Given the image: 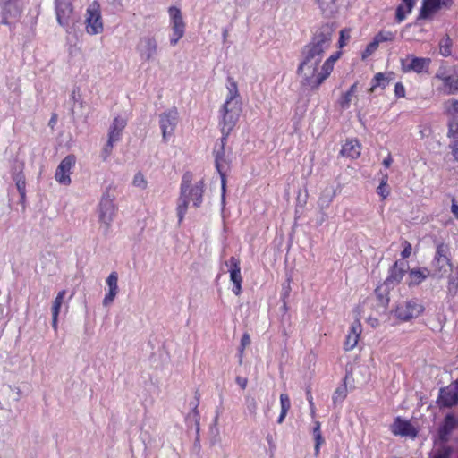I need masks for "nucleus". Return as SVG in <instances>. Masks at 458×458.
Here are the masks:
<instances>
[{
	"label": "nucleus",
	"mask_w": 458,
	"mask_h": 458,
	"mask_svg": "<svg viewBox=\"0 0 458 458\" xmlns=\"http://www.w3.org/2000/svg\"><path fill=\"white\" fill-rule=\"evenodd\" d=\"M392 162H393V159H392L391 156L388 155V157L383 160V165L386 167H389L391 165Z\"/></svg>",
	"instance_id": "56"
},
{
	"label": "nucleus",
	"mask_w": 458,
	"mask_h": 458,
	"mask_svg": "<svg viewBox=\"0 0 458 458\" xmlns=\"http://www.w3.org/2000/svg\"><path fill=\"white\" fill-rule=\"evenodd\" d=\"M85 30L90 36L98 35L104 31L101 8L97 1H93L86 9Z\"/></svg>",
	"instance_id": "7"
},
{
	"label": "nucleus",
	"mask_w": 458,
	"mask_h": 458,
	"mask_svg": "<svg viewBox=\"0 0 458 458\" xmlns=\"http://www.w3.org/2000/svg\"><path fill=\"white\" fill-rule=\"evenodd\" d=\"M106 283L108 287V292L103 299V305L106 307L110 306L117 293H118V275L116 272H112L106 278Z\"/></svg>",
	"instance_id": "21"
},
{
	"label": "nucleus",
	"mask_w": 458,
	"mask_h": 458,
	"mask_svg": "<svg viewBox=\"0 0 458 458\" xmlns=\"http://www.w3.org/2000/svg\"><path fill=\"white\" fill-rule=\"evenodd\" d=\"M132 184L139 189L144 190L147 188L148 182L144 175L139 172L134 175Z\"/></svg>",
	"instance_id": "40"
},
{
	"label": "nucleus",
	"mask_w": 458,
	"mask_h": 458,
	"mask_svg": "<svg viewBox=\"0 0 458 458\" xmlns=\"http://www.w3.org/2000/svg\"><path fill=\"white\" fill-rule=\"evenodd\" d=\"M394 94L397 98H403L405 95V89L402 83L397 82L394 86Z\"/></svg>",
	"instance_id": "49"
},
{
	"label": "nucleus",
	"mask_w": 458,
	"mask_h": 458,
	"mask_svg": "<svg viewBox=\"0 0 458 458\" xmlns=\"http://www.w3.org/2000/svg\"><path fill=\"white\" fill-rule=\"evenodd\" d=\"M361 146L358 140L350 139L345 141L341 149V154L344 157L355 159L360 155Z\"/></svg>",
	"instance_id": "24"
},
{
	"label": "nucleus",
	"mask_w": 458,
	"mask_h": 458,
	"mask_svg": "<svg viewBox=\"0 0 458 458\" xmlns=\"http://www.w3.org/2000/svg\"><path fill=\"white\" fill-rule=\"evenodd\" d=\"M457 277H450L449 278V285H448V291L455 293L458 288V266L456 268Z\"/></svg>",
	"instance_id": "48"
},
{
	"label": "nucleus",
	"mask_w": 458,
	"mask_h": 458,
	"mask_svg": "<svg viewBox=\"0 0 458 458\" xmlns=\"http://www.w3.org/2000/svg\"><path fill=\"white\" fill-rule=\"evenodd\" d=\"M227 137L225 135H223L220 139V141L217 142L214 148V156H215V162H216V167L217 172L219 173L221 176V182H222V199H225V173L229 169L230 165V158L229 155L226 154L225 146L226 144Z\"/></svg>",
	"instance_id": "8"
},
{
	"label": "nucleus",
	"mask_w": 458,
	"mask_h": 458,
	"mask_svg": "<svg viewBox=\"0 0 458 458\" xmlns=\"http://www.w3.org/2000/svg\"><path fill=\"white\" fill-rule=\"evenodd\" d=\"M310 414L312 417L315 416V405L314 406H310Z\"/></svg>",
	"instance_id": "61"
},
{
	"label": "nucleus",
	"mask_w": 458,
	"mask_h": 458,
	"mask_svg": "<svg viewBox=\"0 0 458 458\" xmlns=\"http://www.w3.org/2000/svg\"><path fill=\"white\" fill-rule=\"evenodd\" d=\"M55 10L58 24L68 30L73 16L72 0H55Z\"/></svg>",
	"instance_id": "12"
},
{
	"label": "nucleus",
	"mask_w": 458,
	"mask_h": 458,
	"mask_svg": "<svg viewBox=\"0 0 458 458\" xmlns=\"http://www.w3.org/2000/svg\"><path fill=\"white\" fill-rule=\"evenodd\" d=\"M58 314L52 313V327L55 331H57L58 327Z\"/></svg>",
	"instance_id": "54"
},
{
	"label": "nucleus",
	"mask_w": 458,
	"mask_h": 458,
	"mask_svg": "<svg viewBox=\"0 0 458 458\" xmlns=\"http://www.w3.org/2000/svg\"><path fill=\"white\" fill-rule=\"evenodd\" d=\"M449 454L447 452H443L436 455L434 458H448Z\"/></svg>",
	"instance_id": "59"
},
{
	"label": "nucleus",
	"mask_w": 458,
	"mask_h": 458,
	"mask_svg": "<svg viewBox=\"0 0 458 458\" xmlns=\"http://www.w3.org/2000/svg\"><path fill=\"white\" fill-rule=\"evenodd\" d=\"M267 441H271V437H267Z\"/></svg>",
	"instance_id": "63"
},
{
	"label": "nucleus",
	"mask_w": 458,
	"mask_h": 458,
	"mask_svg": "<svg viewBox=\"0 0 458 458\" xmlns=\"http://www.w3.org/2000/svg\"><path fill=\"white\" fill-rule=\"evenodd\" d=\"M431 276L428 268L411 269L409 274V285H417Z\"/></svg>",
	"instance_id": "28"
},
{
	"label": "nucleus",
	"mask_w": 458,
	"mask_h": 458,
	"mask_svg": "<svg viewBox=\"0 0 458 458\" xmlns=\"http://www.w3.org/2000/svg\"><path fill=\"white\" fill-rule=\"evenodd\" d=\"M178 122V111L171 108L159 116V124L162 131V137L165 141L174 134Z\"/></svg>",
	"instance_id": "13"
},
{
	"label": "nucleus",
	"mask_w": 458,
	"mask_h": 458,
	"mask_svg": "<svg viewBox=\"0 0 458 458\" xmlns=\"http://www.w3.org/2000/svg\"><path fill=\"white\" fill-rule=\"evenodd\" d=\"M347 395V388L345 386H341L337 387L333 394V402L334 403L343 402Z\"/></svg>",
	"instance_id": "38"
},
{
	"label": "nucleus",
	"mask_w": 458,
	"mask_h": 458,
	"mask_svg": "<svg viewBox=\"0 0 458 458\" xmlns=\"http://www.w3.org/2000/svg\"><path fill=\"white\" fill-rule=\"evenodd\" d=\"M280 406H281V412L277 419V422L279 424H282L287 415L288 411L291 408V401L287 394H280Z\"/></svg>",
	"instance_id": "31"
},
{
	"label": "nucleus",
	"mask_w": 458,
	"mask_h": 458,
	"mask_svg": "<svg viewBox=\"0 0 458 458\" xmlns=\"http://www.w3.org/2000/svg\"><path fill=\"white\" fill-rule=\"evenodd\" d=\"M450 45H451V40H450L449 37H445L440 41V53L442 55H444V56L450 55V54H451Z\"/></svg>",
	"instance_id": "42"
},
{
	"label": "nucleus",
	"mask_w": 458,
	"mask_h": 458,
	"mask_svg": "<svg viewBox=\"0 0 458 458\" xmlns=\"http://www.w3.org/2000/svg\"><path fill=\"white\" fill-rule=\"evenodd\" d=\"M423 311V306L417 300H411L400 304L395 314L398 318L407 321L419 317Z\"/></svg>",
	"instance_id": "14"
},
{
	"label": "nucleus",
	"mask_w": 458,
	"mask_h": 458,
	"mask_svg": "<svg viewBox=\"0 0 458 458\" xmlns=\"http://www.w3.org/2000/svg\"><path fill=\"white\" fill-rule=\"evenodd\" d=\"M434 80L437 83V89L445 95L458 94V74L447 71L445 69H439Z\"/></svg>",
	"instance_id": "9"
},
{
	"label": "nucleus",
	"mask_w": 458,
	"mask_h": 458,
	"mask_svg": "<svg viewBox=\"0 0 458 458\" xmlns=\"http://www.w3.org/2000/svg\"><path fill=\"white\" fill-rule=\"evenodd\" d=\"M250 336L248 333H244L242 339L241 344L239 347V352L242 355L244 352V349L250 344Z\"/></svg>",
	"instance_id": "45"
},
{
	"label": "nucleus",
	"mask_w": 458,
	"mask_h": 458,
	"mask_svg": "<svg viewBox=\"0 0 458 458\" xmlns=\"http://www.w3.org/2000/svg\"><path fill=\"white\" fill-rule=\"evenodd\" d=\"M307 400L309 402V404L310 406H314V402H313V397L312 395L310 394V392L307 393Z\"/></svg>",
	"instance_id": "57"
},
{
	"label": "nucleus",
	"mask_w": 458,
	"mask_h": 458,
	"mask_svg": "<svg viewBox=\"0 0 458 458\" xmlns=\"http://www.w3.org/2000/svg\"><path fill=\"white\" fill-rule=\"evenodd\" d=\"M56 121H57V117H56V115L55 114V115H53V116L51 117V119H50V121H49V125H50L51 127H54V126H55V124L56 123Z\"/></svg>",
	"instance_id": "58"
},
{
	"label": "nucleus",
	"mask_w": 458,
	"mask_h": 458,
	"mask_svg": "<svg viewBox=\"0 0 458 458\" xmlns=\"http://www.w3.org/2000/svg\"><path fill=\"white\" fill-rule=\"evenodd\" d=\"M127 124L125 118L117 116L114 119L108 131V140L118 142L121 140L122 132Z\"/></svg>",
	"instance_id": "23"
},
{
	"label": "nucleus",
	"mask_w": 458,
	"mask_h": 458,
	"mask_svg": "<svg viewBox=\"0 0 458 458\" xmlns=\"http://www.w3.org/2000/svg\"><path fill=\"white\" fill-rule=\"evenodd\" d=\"M452 0H423L420 18L428 19L443 7H447Z\"/></svg>",
	"instance_id": "20"
},
{
	"label": "nucleus",
	"mask_w": 458,
	"mask_h": 458,
	"mask_svg": "<svg viewBox=\"0 0 458 458\" xmlns=\"http://www.w3.org/2000/svg\"><path fill=\"white\" fill-rule=\"evenodd\" d=\"M227 35H228V31L226 30H224V31H223V38H224V40L226 39Z\"/></svg>",
	"instance_id": "62"
},
{
	"label": "nucleus",
	"mask_w": 458,
	"mask_h": 458,
	"mask_svg": "<svg viewBox=\"0 0 458 458\" xmlns=\"http://www.w3.org/2000/svg\"><path fill=\"white\" fill-rule=\"evenodd\" d=\"M377 192L383 199H386L389 195V191L387 190V176L384 175L382 178L379 186L377 189Z\"/></svg>",
	"instance_id": "41"
},
{
	"label": "nucleus",
	"mask_w": 458,
	"mask_h": 458,
	"mask_svg": "<svg viewBox=\"0 0 458 458\" xmlns=\"http://www.w3.org/2000/svg\"><path fill=\"white\" fill-rule=\"evenodd\" d=\"M169 26L172 33L169 37L170 45L174 47L185 34L186 24L181 10L176 6L168 8Z\"/></svg>",
	"instance_id": "10"
},
{
	"label": "nucleus",
	"mask_w": 458,
	"mask_h": 458,
	"mask_svg": "<svg viewBox=\"0 0 458 458\" xmlns=\"http://www.w3.org/2000/svg\"><path fill=\"white\" fill-rule=\"evenodd\" d=\"M391 430L394 435L400 436H416V432L409 421L402 420L401 419H396L395 421L391 426Z\"/></svg>",
	"instance_id": "25"
},
{
	"label": "nucleus",
	"mask_w": 458,
	"mask_h": 458,
	"mask_svg": "<svg viewBox=\"0 0 458 458\" xmlns=\"http://www.w3.org/2000/svg\"><path fill=\"white\" fill-rule=\"evenodd\" d=\"M23 9L22 0H4L3 4V22L12 23L17 20Z\"/></svg>",
	"instance_id": "15"
},
{
	"label": "nucleus",
	"mask_w": 458,
	"mask_h": 458,
	"mask_svg": "<svg viewBox=\"0 0 458 458\" xmlns=\"http://www.w3.org/2000/svg\"><path fill=\"white\" fill-rule=\"evenodd\" d=\"M323 57L303 54V60L298 67V72L302 77V83L311 89H318L326 79H322Z\"/></svg>",
	"instance_id": "3"
},
{
	"label": "nucleus",
	"mask_w": 458,
	"mask_h": 458,
	"mask_svg": "<svg viewBox=\"0 0 458 458\" xmlns=\"http://www.w3.org/2000/svg\"><path fill=\"white\" fill-rule=\"evenodd\" d=\"M334 27L331 24L322 25L315 33L311 41L305 46L302 54H310L324 57V54L329 49L332 42Z\"/></svg>",
	"instance_id": "5"
},
{
	"label": "nucleus",
	"mask_w": 458,
	"mask_h": 458,
	"mask_svg": "<svg viewBox=\"0 0 458 458\" xmlns=\"http://www.w3.org/2000/svg\"><path fill=\"white\" fill-rule=\"evenodd\" d=\"M356 87H357V85H356V83H354V84L350 88V89L347 91V93H351V95L352 96V95L354 94L355 90H356Z\"/></svg>",
	"instance_id": "60"
},
{
	"label": "nucleus",
	"mask_w": 458,
	"mask_h": 458,
	"mask_svg": "<svg viewBox=\"0 0 458 458\" xmlns=\"http://www.w3.org/2000/svg\"><path fill=\"white\" fill-rule=\"evenodd\" d=\"M406 271L404 263L395 262L390 270V274L386 280V284H398L403 279Z\"/></svg>",
	"instance_id": "27"
},
{
	"label": "nucleus",
	"mask_w": 458,
	"mask_h": 458,
	"mask_svg": "<svg viewBox=\"0 0 458 458\" xmlns=\"http://www.w3.org/2000/svg\"><path fill=\"white\" fill-rule=\"evenodd\" d=\"M339 55V53L333 54L322 64V79H327L333 71L334 64L338 60Z\"/></svg>",
	"instance_id": "32"
},
{
	"label": "nucleus",
	"mask_w": 458,
	"mask_h": 458,
	"mask_svg": "<svg viewBox=\"0 0 458 458\" xmlns=\"http://www.w3.org/2000/svg\"><path fill=\"white\" fill-rule=\"evenodd\" d=\"M313 435H314V438L316 441L315 454H316V455H318L319 453L320 445L324 442L322 435H321V431H320V422L319 421L315 422V427L313 428Z\"/></svg>",
	"instance_id": "36"
},
{
	"label": "nucleus",
	"mask_w": 458,
	"mask_h": 458,
	"mask_svg": "<svg viewBox=\"0 0 458 458\" xmlns=\"http://www.w3.org/2000/svg\"><path fill=\"white\" fill-rule=\"evenodd\" d=\"M448 247L445 244H438L436 255L432 261V274L434 277L442 278L451 270L450 259L447 257Z\"/></svg>",
	"instance_id": "11"
},
{
	"label": "nucleus",
	"mask_w": 458,
	"mask_h": 458,
	"mask_svg": "<svg viewBox=\"0 0 458 458\" xmlns=\"http://www.w3.org/2000/svg\"><path fill=\"white\" fill-rule=\"evenodd\" d=\"M114 143H115L114 141H111V140H107V142L104 146V148L102 149V154H101L104 160H106L111 155Z\"/></svg>",
	"instance_id": "43"
},
{
	"label": "nucleus",
	"mask_w": 458,
	"mask_h": 458,
	"mask_svg": "<svg viewBox=\"0 0 458 458\" xmlns=\"http://www.w3.org/2000/svg\"><path fill=\"white\" fill-rule=\"evenodd\" d=\"M236 383L241 386L242 389H245L247 386L248 380L246 377H237Z\"/></svg>",
	"instance_id": "51"
},
{
	"label": "nucleus",
	"mask_w": 458,
	"mask_h": 458,
	"mask_svg": "<svg viewBox=\"0 0 458 458\" xmlns=\"http://www.w3.org/2000/svg\"><path fill=\"white\" fill-rule=\"evenodd\" d=\"M65 295H66L65 290H62L57 293V295L53 302L52 313L59 315L60 309L64 302Z\"/></svg>",
	"instance_id": "37"
},
{
	"label": "nucleus",
	"mask_w": 458,
	"mask_h": 458,
	"mask_svg": "<svg viewBox=\"0 0 458 458\" xmlns=\"http://www.w3.org/2000/svg\"><path fill=\"white\" fill-rule=\"evenodd\" d=\"M226 267H229L230 279L233 284V292L236 295H240L242 292V277L241 275L240 261L235 257H231L228 261L225 262Z\"/></svg>",
	"instance_id": "19"
},
{
	"label": "nucleus",
	"mask_w": 458,
	"mask_h": 458,
	"mask_svg": "<svg viewBox=\"0 0 458 458\" xmlns=\"http://www.w3.org/2000/svg\"><path fill=\"white\" fill-rule=\"evenodd\" d=\"M439 406L451 407L458 403V381L442 388L438 396Z\"/></svg>",
	"instance_id": "18"
},
{
	"label": "nucleus",
	"mask_w": 458,
	"mask_h": 458,
	"mask_svg": "<svg viewBox=\"0 0 458 458\" xmlns=\"http://www.w3.org/2000/svg\"><path fill=\"white\" fill-rule=\"evenodd\" d=\"M407 60H410V63L407 64L406 70L413 71L417 73L427 72L431 63L429 58L424 57L411 56L408 57Z\"/></svg>",
	"instance_id": "26"
},
{
	"label": "nucleus",
	"mask_w": 458,
	"mask_h": 458,
	"mask_svg": "<svg viewBox=\"0 0 458 458\" xmlns=\"http://www.w3.org/2000/svg\"><path fill=\"white\" fill-rule=\"evenodd\" d=\"M403 250L401 253V256L403 259L409 258L411 256V250H412L411 244L410 242H408L407 241H404L403 242Z\"/></svg>",
	"instance_id": "47"
},
{
	"label": "nucleus",
	"mask_w": 458,
	"mask_h": 458,
	"mask_svg": "<svg viewBox=\"0 0 458 458\" xmlns=\"http://www.w3.org/2000/svg\"><path fill=\"white\" fill-rule=\"evenodd\" d=\"M226 89L227 94L220 114L222 134L228 136L238 122L242 107L237 83L231 78L227 81Z\"/></svg>",
	"instance_id": "1"
},
{
	"label": "nucleus",
	"mask_w": 458,
	"mask_h": 458,
	"mask_svg": "<svg viewBox=\"0 0 458 458\" xmlns=\"http://www.w3.org/2000/svg\"><path fill=\"white\" fill-rule=\"evenodd\" d=\"M352 96L351 95V93H345L341 100H340V106L342 108L344 109H346L350 106V104H351V101H352Z\"/></svg>",
	"instance_id": "46"
},
{
	"label": "nucleus",
	"mask_w": 458,
	"mask_h": 458,
	"mask_svg": "<svg viewBox=\"0 0 458 458\" xmlns=\"http://www.w3.org/2000/svg\"><path fill=\"white\" fill-rule=\"evenodd\" d=\"M350 38L349 31L348 30H342L341 36H340V47H343L344 41L345 39H348Z\"/></svg>",
	"instance_id": "52"
},
{
	"label": "nucleus",
	"mask_w": 458,
	"mask_h": 458,
	"mask_svg": "<svg viewBox=\"0 0 458 458\" xmlns=\"http://www.w3.org/2000/svg\"><path fill=\"white\" fill-rule=\"evenodd\" d=\"M320 10L327 15H330L336 11L335 0H316Z\"/></svg>",
	"instance_id": "33"
},
{
	"label": "nucleus",
	"mask_w": 458,
	"mask_h": 458,
	"mask_svg": "<svg viewBox=\"0 0 458 458\" xmlns=\"http://www.w3.org/2000/svg\"><path fill=\"white\" fill-rule=\"evenodd\" d=\"M327 191V199L326 200H324V198H325V195H323L322 197H320L319 199V201L322 203V204H326L327 205L333 199V195L331 194V191L329 190H326Z\"/></svg>",
	"instance_id": "50"
},
{
	"label": "nucleus",
	"mask_w": 458,
	"mask_h": 458,
	"mask_svg": "<svg viewBox=\"0 0 458 458\" xmlns=\"http://www.w3.org/2000/svg\"><path fill=\"white\" fill-rule=\"evenodd\" d=\"M361 331V324L360 321L357 320L352 324L344 344L345 351H351L356 347Z\"/></svg>",
	"instance_id": "22"
},
{
	"label": "nucleus",
	"mask_w": 458,
	"mask_h": 458,
	"mask_svg": "<svg viewBox=\"0 0 458 458\" xmlns=\"http://www.w3.org/2000/svg\"><path fill=\"white\" fill-rule=\"evenodd\" d=\"M249 408V411L252 413H255L256 412V409H257V403L254 399H252L250 402V404L248 406Z\"/></svg>",
	"instance_id": "55"
},
{
	"label": "nucleus",
	"mask_w": 458,
	"mask_h": 458,
	"mask_svg": "<svg viewBox=\"0 0 458 458\" xmlns=\"http://www.w3.org/2000/svg\"><path fill=\"white\" fill-rule=\"evenodd\" d=\"M389 82V79L386 74L382 72H378L375 75L373 79V85L370 88V91H374L376 87H381L382 89H385Z\"/></svg>",
	"instance_id": "34"
},
{
	"label": "nucleus",
	"mask_w": 458,
	"mask_h": 458,
	"mask_svg": "<svg viewBox=\"0 0 458 458\" xmlns=\"http://www.w3.org/2000/svg\"><path fill=\"white\" fill-rule=\"evenodd\" d=\"M456 420L454 416L447 415L445 419L444 424L439 430L440 438L442 441H447L448 435L455 428Z\"/></svg>",
	"instance_id": "29"
},
{
	"label": "nucleus",
	"mask_w": 458,
	"mask_h": 458,
	"mask_svg": "<svg viewBox=\"0 0 458 458\" xmlns=\"http://www.w3.org/2000/svg\"><path fill=\"white\" fill-rule=\"evenodd\" d=\"M203 193V180L192 183V175L189 173L185 174L182 180L181 194L176 208L179 223L182 221L187 212L189 201L191 200L195 207H199L202 203Z\"/></svg>",
	"instance_id": "2"
},
{
	"label": "nucleus",
	"mask_w": 458,
	"mask_h": 458,
	"mask_svg": "<svg viewBox=\"0 0 458 458\" xmlns=\"http://www.w3.org/2000/svg\"><path fill=\"white\" fill-rule=\"evenodd\" d=\"M394 39V34L391 31H381L377 34L374 40L379 45L382 42L393 41Z\"/></svg>",
	"instance_id": "39"
},
{
	"label": "nucleus",
	"mask_w": 458,
	"mask_h": 458,
	"mask_svg": "<svg viewBox=\"0 0 458 458\" xmlns=\"http://www.w3.org/2000/svg\"><path fill=\"white\" fill-rule=\"evenodd\" d=\"M75 165V157L72 155H69L65 157L59 165L57 166L55 178V180L64 185H69L71 183V174L72 168Z\"/></svg>",
	"instance_id": "16"
},
{
	"label": "nucleus",
	"mask_w": 458,
	"mask_h": 458,
	"mask_svg": "<svg viewBox=\"0 0 458 458\" xmlns=\"http://www.w3.org/2000/svg\"><path fill=\"white\" fill-rule=\"evenodd\" d=\"M453 121L449 124L448 137L452 138L449 147L454 158L458 161V101L453 103Z\"/></svg>",
	"instance_id": "17"
},
{
	"label": "nucleus",
	"mask_w": 458,
	"mask_h": 458,
	"mask_svg": "<svg viewBox=\"0 0 458 458\" xmlns=\"http://www.w3.org/2000/svg\"><path fill=\"white\" fill-rule=\"evenodd\" d=\"M115 196L106 190L99 201L98 209V220L99 229L105 236L111 231L112 223L116 216L117 207L114 203Z\"/></svg>",
	"instance_id": "4"
},
{
	"label": "nucleus",
	"mask_w": 458,
	"mask_h": 458,
	"mask_svg": "<svg viewBox=\"0 0 458 458\" xmlns=\"http://www.w3.org/2000/svg\"><path fill=\"white\" fill-rule=\"evenodd\" d=\"M451 212L455 216V218L458 219V205L456 204L454 199H453L452 201Z\"/></svg>",
	"instance_id": "53"
},
{
	"label": "nucleus",
	"mask_w": 458,
	"mask_h": 458,
	"mask_svg": "<svg viewBox=\"0 0 458 458\" xmlns=\"http://www.w3.org/2000/svg\"><path fill=\"white\" fill-rule=\"evenodd\" d=\"M13 180L15 181L17 190L21 199H24L26 193V182L24 175L21 172L17 173L13 175Z\"/></svg>",
	"instance_id": "35"
},
{
	"label": "nucleus",
	"mask_w": 458,
	"mask_h": 458,
	"mask_svg": "<svg viewBox=\"0 0 458 458\" xmlns=\"http://www.w3.org/2000/svg\"><path fill=\"white\" fill-rule=\"evenodd\" d=\"M135 49L142 63L153 62L158 54V41L156 35L148 33L140 37Z\"/></svg>",
	"instance_id": "6"
},
{
	"label": "nucleus",
	"mask_w": 458,
	"mask_h": 458,
	"mask_svg": "<svg viewBox=\"0 0 458 458\" xmlns=\"http://www.w3.org/2000/svg\"><path fill=\"white\" fill-rule=\"evenodd\" d=\"M378 46L379 45L377 43V41L373 39V41L367 46L365 51L362 54V57L366 58L372 55L377 49Z\"/></svg>",
	"instance_id": "44"
},
{
	"label": "nucleus",
	"mask_w": 458,
	"mask_h": 458,
	"mask_svg": "<svg viewBox=\"0 0 458 458\" xmlns=\"http://www.w3.org/2000/svg\"><path fill=\"white\" fill-rule=\"evenodd\" d=\"M416 0H403V3L396 10V19L402 21L405 19L406 14L410 13L415 4Z\"/></svg>",
	"instance_id": "30"
}]
</instances>
